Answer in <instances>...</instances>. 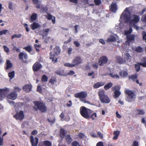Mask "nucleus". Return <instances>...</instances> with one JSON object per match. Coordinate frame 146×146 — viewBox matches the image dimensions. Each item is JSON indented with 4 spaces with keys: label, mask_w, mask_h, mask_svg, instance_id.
<instances>
[{
    "label": "nucleus",
    "mask_w": 146,
    "mask_h": 146,
    "mask_svg": "<svg viewBox=\"0 0 146 146\" xmlns=\"http://www.w3.org/2000/svg\"><path fill=\"white\" fill-rule=\"evenodd\" d=\"M125 93L127 95L126 100L128 102H131L134 100L136 98V95L132 91L127 90L125 92Z\"/></svg>",
    "instance_id": "7"
},
{
    "label": "nucleus",
    "mask_w": 146,
    "mask_h": 146,
    "mask_svg": "<svg viewBox=\"0 0 146 146\" xmlns=\"http://www.w3.org/2000/svg\"><path fill=\"white\" fill-rule=\"evenodd\" d=\"M42 68V66L39 62H36L33 65L32 69L34 72H36Z\"/></svg>",
    "instance_id": "11"
},
{
    "label": "nucleus",
    "mask_w": 146,
    "mask_h": 146,
    "mask_svg": "<svg viewBox=\"0 0 146 146\" xmlns=\"http://www.w3.org/2000/svg\"><path fill=\"white\" fill-rule=\"evenodd\" d=\"M24 27L25 28V29L27 32H28L29 31V29L28 27V25L27 23H24L23 24Z\"/></svg>",
    "instance_id": "56"
},
{
    "label": "nucleus",
    "mask_w": 146,
    "mask_h": 146,
    "mask_svg": "<svg viewBox=\"0 0 146 146\" xmlns=\"http://www.w3.org/2000/svg\"><path fill=\"white\" fill-rule=\"evenodd\" d=\"M132 31V29L131 28H130L129 29L128 31H125V34L126 35H128L130 34Z\"/></svg>",
    "instance_id": "46"
},
{
    "label": "nucleus",
    "mask_w": 146,
    "mask_h": 146,
    "mask_svg": "<svg viewBox=\"0 0 146 146\" xmlns=\"http://www.w3.org/2000/svg\"><path fill=\"white\" fill-rule=\"evenodd\" d=\"M112 86V83L111 82H109L104 86V88L106 90H108L110 88H111Z\"/></svg>",
    "instance_id": "34"
},
{
    "label": "nucleus",
    "mask_w": 146,
    "mask_h": 146,
    "mask_svg": "<svg viewBox=\"0 0 146 146\" xmlns=\"http://www.w3.org/2000/svg\"><path fill=\"white\" fill-rule=\"evenodd\" d=\"M34 106L33 109L36 111L39 110L42 112H45L47 110L46 107L45 103L40 101H35L34 102Z\"/></svg>",
    "instance_id": "1"
},
{
    "label": "nucleus",
    "mask_w": 146,
    "mask_h": 146,
    "mask_svg": "<svg viewBox=\"0 0 146 146\" xmlns=\"http://www.w3.org/2000/svg\"><path fill=\"white\" fill-rule=\"evenodd\" d=\"M110 9L111 11L115 13L117 9V5L115 2H112L109 6Z\"/></svg>",
    "instance_id": "14"
},
{
    "label": "nucleus",
    "mask_w": 146,
    "mask_h": 146,
    "mask_svg": "<svg viewBox=\"0 0 146 146\" xmlns=\"http://www.w3.org/2000/svg\"><path fill=\"white\" fill-rule=\"evenodd\" d=\"M14 89L15 90V91L14 92H16V93L17 92H20L21 90V89L18 87H15L14 88Z\"/></svg>",
    "instance_id": "52"
},
{
    "label": "nucleus",
    "mask_w": 146,
    "mask_h": 146,
    "mask_svg": "<svg viewBox=\"0 0 146 146\" xmlns=\"http://www.w3.org/2000/svg\"><path fill=\"white\" fill-rule=\"evenodd\" d=\"M7 66L6 69L8 70L10 68H11L13 66L12 64L11 63V61L9 60H8L6 62Z\"/></svg>",
    "instance_id": "31"
},
{
    "label": "nucleus",
    "mask_w": 146,
    "mask_h": 146,
    "mask_svg": "<svg viewBox=\"0 0 146 146\" xmlns=\"http://www.w3.org/2000/svg\"><path fill=\"white\" fill-rule=\"evenodd\" d=\"M32 86L30 84H27L25 85L23 87L24 91L26 92H28L31 90Z\"/></svg>",
    "instance_id": "21"
},
{
    "label": "nucleus",
    "mask_w": 146,
    "mask_h": 146,
    "mask_svg": "<svg viewBox=\"0 0 146 146\" xmlns=\"http://www.w3.org/2000/svg\"><path fill=\"white\" fill-rule=\"evenodd\" d=\"M81 115L86 119H89L90 114L92 113V110L84 106H81L80 109Z\"/></svg>",
    "instance_id": "4"
},
{
    "label": "nucleus",
    "mask_w": 146,
    "mask_h": 146,
    "mask_svg": "<svg viewBox=\"0 0 146 146\" xmlns=\"http://www.w3.org/2000/svg\"><path fill=\"white\" fill-rule=\"evenodd\" d=\"M119 74L121 76L125 77H126L128 75V73L126 71H122L119 72Z\"/></svg>",
    "instance_id": "29"
},
{
    "label": "nucleus",
    "mask_w": 146,
    "mask_h": 146,
    "mask_svg": "<svg viewBox=\"0 0 146 146\" xmlns=\"http://www.w3.org/2000/svg\"><path fill=\"white\" fill-rule=\"evenodd\" d=\"M30 139L32 146H37L38 143V139L36 137L34 138L33 136L31 135L30 137Z\"/></svg>",
    "instance_id": "15"
},
{
    "label": "nucleus",
    "mask_w": 146,
    "mask_h": 146,
    "mask_svg": "<svg viewBox=\"0 0 146 146\" xmlns=\"http://www.w3.org/2000/svg\"><path fill=\"white\" fill-rule=\"evenodd\" d=\"M37 91L40 93H42V90L40 86H38L37 88Z\"/></svg>",
    "instance_id": "50"
},
{
    "label": "nucleus",
    "mask_w": 146,
    "mask_h": 146,
    "mask_svg": "<svg viewBox=\"0 0 146 146\" xmlns=\"http://www.w3.org/2000/svg\"><path fill=\"white\" fill-rule=\"evenodd\" d=\"M116 40L115 38L113 36H110L107 39V41L111 42L115 41Z\"/></svg>",
    "instance_id": "33"
},
{
    "label": "nucleus",
    "mask_w": 146,
    "mask_h": 146,
    "mask_svg": "<svg viewBox=\"0 0 146 146\" xmlns=\"http://www.w3.org/2000/svg\"><path fill=\"white\" fill-rule=\"evenodd\" d=\"M138 63L139 62L137 63H138V64H136L135 65V69H136V71L137 72H139V71L140 70V65H141L139 64Z\"/></svg>",
    "instance_id": "41"
},
{
    "label": "nucleus",
    "mask_w": 146,
    "mask_h": 146,
    "mask_svg": "<svg viewBox=\"0 0 146 146\" xmlns=\"http://www.w3.org/2000/svg\"><path fill=\"white\" fill-rule=\"evenodd\" d=\"M9 77L10 78V79H12L15 76V72L14 71L9 72L8 74Z\"/></svg>",
    "instance_id": "39"
},
{
    "label": "nucleus",
    "mask_w": 146,
    "mask_h": 146,
    "mask_svg": "<svg viewBox=\"0 0 146 146\" xmlns=\"http://www.w3.org/2000/svg\"><path fill=\"white\" fill-rule=\"evenodd\" d=\"M61 52V49L60 47L58 46H56L54 48L53 51L54 54H52V52H50V59L51 60L52 62L53 63L57 62L58 61V59L56 57V56L59 55L60 53Z\"/></svg>",
    "instance_id": "3"
},
{
    "label": "nucleus",
    "mask_w": 146,
    "mask_h": 146,
    "mask_svg": "<svg viewBox=\"0 0 146 146\" xmlns=\"http://www.w3.org/2000/svg\"><path fill=\"white\" fill-rule=\"evenodd\" d=\"M141 62L138 63L143 67H146V57L143 58L141 60Z\"/></svg>",
    "instance_id": "26"
},
{
    "label": "nucleus",
    "mask_w": 146,
    "mask_h": 146,
    "mask_svg": "<svg viewBox=\"0 0 146 146\" xmlns=\"http://www.w3.org/2000/svg\"><path fill=\"white\" fill-rule=\"evenodd\" d=\"M97 117V114L96 113H93V111L92 110V113L90 114L89 119L92 118L93 120L94 119V118Z\"/></svg>",
    "instance_id": "36"
},
{
    "label": "nucleus",
    "mask_w": 146,
    "mask_h": 146,
    "mask_svg": "<svg viewBox=\"0 0 146 146\" xmlns=\"http://www.w3.org/2000/svg\"><path fill=\"white\" fill-rule=\"evenodd\" d=\"M41 26V25L39 24V23L35 22H33L31 25V28L33 30L38 28H40Z\"/></svg>",
    "instance_id": "18"
},
{
    "label": "nucleus",
    "mask_w": 146,
    "mask_h": 146,
    "mask_svg": "<svg viewBox=\"0 0 146 146\" xmlns=\"http://www.w3.org/2000/svg\"><path fill=\"white\" fill-rule=\"evenodd\" d=\"M141 20L146 23V15L142 16Z\"/></svg>",
    "instance_id": "54"
},
{
    "label": "nucleus",
    "mask_w": 146,
    "mask_h": 146,
    "mask_svg": "<svg viewBox=\"0 0 146 146\" xmlns=\"http://www.w3.org/2000/svg\"><path fill=\"white\" fill-rule=\"evenodd\" d=\"M108 61V59L107 57L105 56H103L99 58L98 63L100 66H102L106 64Z\"/></svg>",
    "instance_id": "13"
},
{
    "label": "nucleus",
    "mask_w": 146,
    "mask_h": 146,
    "mask_svg": "<svg viewBox=\"0 0 146 146\" xmlns=\"http://www.w3.org/2000/svg\"><path fill=\"white\" fill-rule=\"evenodd\" d=\"M48 80V78L45 75H44L42 76V78H41V81L42 82H47Z\"/></svg>",
    "instance_id": "40"
},
{
    "label": "nucleus",
    "mask_w": 146,
    "mask_h": 146,
    "mask_svg": "<svg viewBox=\"0 0 146 146\" xmlns=\"http://www.w3.org/2000/svg\"><path fill=\"white\" fill-rule=\"evenodd\" d=\"M9 91V89L7 88H5L3 89H0V93L4 96H6Z\"/></svg>",
    "instance_id": "22"
},
{
    "label": "nucleus",
    "mask_w": 146,
    "mask_h": 146,
    "mask_svg": "<svg viewBox=\"0 0 146 146\" xmlns=\"http://www.w3.org/2000/svg\"><path fill=\"white\" fill-rule=\"evenodd\" d=\"M135 35H129L127 36V41L125 42V44H127L128 42L129 44L130 42L131 41H134L135 40Z\"/></svg>",
    "instance_id": "17"
},
{
    "label": "nucleus",
    "mask_w": 146,
    "mask_h": 146,
    "mask_svg": "<svg viewBox=\"0 0 146 146\" xmlns=\"http://www.w3.org/2000/svg\"><path fill=\"white\" fill-rule=\"evenodd\" d=\"M109 75L111 77L115 78H119V76L117 74H115L114 75L113 74V73H111L109 74Z\"/></svg>",
    "instance_id": "44"
},
{
    "label": "nucleus",
    "mask_w": 146,
    "mask_h": 146,
    "mask_svg": "<svg viewBox=\"0 0 146 146\" xmlns=\"http://www.w3.org/2000/svg\"><path fill=\"white\" fill-rule=\"evenodd\" d=\"M19 58L25 62V60H26L28 58V56L26 53L22 52H20L19 55Z\"/></svg>",
    "instance_id": "19"
},
{
    "label": "nucleus",
    "mask_w": 146,
    "mask_h": 146,
    "mask_svg": "<svg viewBox=\"0 0 146 146\" xmlns=\"http://www.w3.org/2000/svg\"><path fill=\"white\" fill-rule=\"evenodd\" d=\"M56 82V79L54 77L51 78L49 81V82L53 85Z\"/></svg>",
    "instance_id": "38"
},
{
    "label": "nucleus",
    "mask_w": 146,
    "mask_h": 146,
    "mask_svg": "<svg viewBox=\"0 0 146 146\" xmlns=\"http://www.w3.org/2000/svg\"><path fill=\"white\" fill-rule=\"evenodd\" d=\"M94 2L95 5H100L101 3V0H94Z\"/></svg>",
    "instance_id": "51"
},
{
    "label": "nucleus",
    "mask_w": 146,
    "mask_h": 146,
    "mask_svg": "<svg viewBox=\"0 0 146 146\" xmlns=\"http://www.w3.org/2000/svg\"><path fill=\"white\" fill-rule=\"evenodd\" d=\"M8 31V30L7 29L3 30L2 31H0V35H1L3 34L5 35L6 34V33Z\"/></svg>",
    "instance_id": "47"
},
{
    "label": "nucleus",
    "mask_w": 146,
    "mask_h": 146,
    "mask_svg": "<svg viewBox=\"0 0 146 146\" xmlns=\"http://www.w3.org/2000/svg\"><path fill=\"white\" fill-rule=\"evenodd\" d=\"M120 133V132L119 131H114L113 132V134L114 135V136L113 137V139L114 140L117 139Z\"/></svg>",
    "instance_id": "27"
},
{
    "label": "nucleus",
    "mask_w": 146,
    "mask_h": 146,
    "mask_svg": "<svg viewBox=\"0 0 146 146\" xmlns=\"http://www.w3.org/2000/svg\"><path fill=\"white\" fill-rule=\"evenodd\" d=\"M97 135L101 138L102 139L103 138V134H102L100 131H98L97 132Z\"/></svg>",
    "instance_id": "58"
},
{
    "label": "nucleus",
    "mask_w": 146,
    "mask_h": 146,
    "mask_svg": "<svg viewBox=\"0 0 146 146\" xmlns=\"http://www.w3.org/2000/svg\"><path fill=\"white\" fill-rule=\"evenodd\" d=\"M137 78V76L136 74L131 75L129 77V79H131L133 81H134Z\"/></svg>",
    "instance_id": "45"
},
{
    "label": "nucleus",
    "mask_w": 146,
    "mask_h": 146,
    "mask_svg": "<svg viewBox=\"0 0 146 146\" xmlns=\"http://www.w3.org/2000/svg\"><path fill=\"white\" fill-rule=\"evenodd\" d=\"M72 48H68L67 53L69 55H70L72 54Z\"/></svg>",
    "instance_id": "49"
},
{
    "label": "nucleus",
    "mask_w": 146,
    "mask_h": 146,
    "mask_svg": "<svg viewBox=\"0 0 146 146\" xmlns=\"http://www.w3.org/2000/svg\"><path fill=\"white\" fill-rule=\"evenodd\" d=\"M142 34L143 36V40H145V42H146V32L145 31H143Z\"/></svg>",
    "instance_id": "53"
},
{
    "label": "nucleus",
    "mask_w": 146,
    "mask_h": 146,
    "mask_svg": "<svg viewBox=\"0 0 146 146\" xmlns=\"http://www.w3.org/2000/svg\"><path fill=\"white\" fill-rule=\"evenodd\" d=\"M52 143L49 141L46 140L40 142L38 146H52Z\"/></svg>",
    "instance_id": "20"
},
{
    "label": "nucleus",
    "mask_w": 146,
    "mask_h": 146,
    "mask_svg": "<svg viewBox=\"0 0 146 146\" xmlns=\"http://www.w3.org/2000/svg\"><path fill=\"white\" fill-rule=\"evenodd\" d=\"M38 131L36 130H34L31 132V134L33 135H35L37 134Z\"/></svg>",
    "instance_id": "62"
},
{
    "label": "nucleus",
    "mask_w": 146,
    "mask_h": 146,
    "mask_svg": "<svg viewBox=\"0 0 146 146\" xmlns=\"http://www.w3.org/2000/svg\"><path fill=\"white\" fill-rule=\"evenodd\" d=\"M121 88L119 86H115L112 88V90L114 92L113 96L115 98L119 97L121 94V92L119 91Z\"/></svg>",
    "instance_id": "8"
},
{
    "label": "nucleus",
    "mask_w": 146,
    "mask_h": 146,
    "mask_svg": "<svg viewBox=\"0 0 146 146\" xmlns=\"http://www.w3.org/2000/svg\"><path fill=\"white\" fill-rule=\"evenodd\" d=\"M132 146H139L138 142L136 140L134 141L132 145Z\"/></svg>",
    "instance_id": "55"
},
{
    "label": "nucleus",
    "mask_w": 146,
    "mask_h": 146,
    "mask_svg": "<svg viewBox=\"0 0 146 146\" xmlns=\"http://www.w3.org/2000/svg\"><path fill=\"white\" fill-rule=\"evenodd\" d=\"M23 49H25L26 51L28 52H31L32 50V48L31 46L30 45H29L26 47H24Z\"/></svg>",
    "instance_id": "35"
},
{
    "label": "nucleus",
    "mask_w": 146,
    "mask_h": 146,
    "mask_svg": "<svg viewBox=\"0 0 146 146\" xmlns=\"http://www.w3.org/2000/svg\"><path fill=\"white\" fill-rule=\"evenodd\" d=\"M125 10L127 11L128 12L125 13L123 12L121 15V17L123 16L127 22H129L131 19L130 13L128 11L127 8Z\"/></svg>",
    "instance_id": "9"
},
{
    "label": "nucleus",
    "mask_w": 146,
    "mask_h": 146,
    "mask_svg": "<svg viewBox=\"0 0 146 146\" xmlns=\"http://www.w3.org/2000/svg\"><path fill=\"white\" fill-rule=\"evenodd\" d=\"M135 50L137 52L140 53L143 51V49L141 46H138L135 48Z\"/></svg>",
    "instance_id": "32"
},
{
    "label": "nucleus",
    "mask_w": 146,
    "mask_h": 146,
    "mask_svg": "<svg viewBox=\"0 0 146 146\" xmlns=\"http://www.w3.org/2000/svg\"><path fill=\"white\" fill-rule=\"evenodd\" d=\"M137 113V114L138 115H144L145 113V112L143 110H140L137 109L136 110Z\"/></svg>",
    "instance_id": "37"
},
{
    "label": "nucleus",
    "mask_w": 146,
    "mask_h": 146,
    "mask_svg": "<svg viewBox=\"0 0 146 146\" xmlns=\"http://www.w3.org/2000/svg\"><path fill=\"white\" fill-rule=\"evenodd\" d=\"M133 19L129 21V23L131 25H134L139 21L140 18L139 16L135 15H133Z\"/></svg>",
    "instance_id": "10"
},
{
    "label": "nucleus",
    "mask_w": 146,
    "mask_h": 146,
    "mask_svg": "<svg viewBox=\"0 0 146 146\" xmlns=\"http://www.w3.org/2000/svg\"><path fill=\"white\" fill-rule=\"evenodd\" d=\"M72 40V38L71 37H70L65 42H64V43L65 44H67L68 43H70V42Z\"/></svg>",
    "instance_id": "64"
},
{
    "label": "nucleus",
    "mask_w": 146,
    "mask_h": 146,
    "mask_svg": "<svg viewBox=\"0 0 146 146\" xmlns=\"http://www.w3.org/2000/svg\"><path fill=\"white\" fill-rule=\"evenodd\" d=\"M46 18L50 20L52 19V16L49 13H48V15L46 16Z\"/></svg>",
    "instance_id": "60"
},
{
    "label": "nucleus",
    "mask_w": 146,
    "mask_h": 146,
    "mask_svg": "<svg viewBox=\"0 0 146 146\" xmlns=\"http://www.w3.org/2000/svg\"><path fill=\"white\" fill-rule=\"evenodd\" d=\"M87 96V93L85 91H81L74 94V97L75 98L79 99L81 101L84 103L86 102V98Z\"/></svg>",
    "instance_id": "6"
},
{
    "label": "nucleus",
    "mask_w": 146,
    "mask_h": 146,
    "mask_svg": "<svg viewBox=\"0 0 146 146\" xmlns=\"http://www.w3.org/2000/svg\"><path fill=\"white\" fill-rule=\"evenodd\" d=\"M4 51L7 53H9V49L6 46L4 45L3 46Z\"/></svg>",
    "instance_id": "48"
},
{
    "label": "nucleus",
    "mask_w": 146,
    "mask_h": 146,
    "mask_svg": "<svg viewBox=\"0 0 146 146\" xmlns=\"http://www.w3.org/2000/svg\"><path fill=\"white\" fill-rule=\"evenodd\" d=\"M67 133V131L63 129H61L60 130V135L62 139L64 137L65 135Z\"/></svg>",
    "instance_id": "24"
},
{
    "label": "nucleus",
    "mask_w": 146,
    "mask_h": 146,
    "mask_svg": "<svg viewBox=\"0 0 146 146\" xmlns=\"http://www.w3.org/2000/svg\"><path fill=\"white\" fill-rule=\"evenodd\" d=\"M75 46L77 47H78L80 45V44L77 41H74L73 42Z\"/></svg>",
    "instance_id": "57"
},
{
    "label": "nucleus",
    "mask_w": 146,
    "mask_h": 146,
    "mask_svg": "<svg viewBox=\"0 0 146 146\" xmlns=\"http://www.w3.org/2000/svg\"><path fill=\"white\" fill-rule=\"evenodd\" d=\"M13 117L16 119H19L21 121L24 118L23 111H21L17 113Z\"/></svg>",
    "instance_id": "12"
},
{
    "label": "nucleus",
    "mask_w": 146,
    "mask_h": 146,
    "mask_svg": "<svg viewBox=\"0 0 146 146\" xmlns=\"http://www.w3.org/2000/svg\"><path fill=\"white\" fill-rule=\"evenodd\" d=\"M22 36V35L21 34H14L11 37L12 39H13L15 38H19Z\"/></svg>",
    "instance_id": "43"
},
{
    "label": "nucleus",
    "mask_w": 146,
    "mask_h": 146,
    "mask_svg": "<svg viewBox=\"0 0 146 146\" xmlns=\"http://www.w3.org/2000/svg\"><path fill=\"white\" fill-rule=\"evenodd\" d=\"M65 139V140L68 143H70L72 141V139L71 138L70 135L69 134L66 136Z\"/></svg>",
    "instance_id": "30"
},
{
    "label": "nucleus",
    "mask_w": 146,
    "mask_h": 146,
    "mask_svg": "<svg viewBox=\"0 0 146 146\" xmlns=\"http://www.w3.org/2000/svg\"><path fill=\"white\" fill-rule=\"evenodd\" d=\"M96 146H104L103 142L102 141H99L96 144Z\"/></svg>",
    "instance_id": "61"
},
{
    "label": "nucleus",
    "mask_w": 146,
    "mask_h": 146,
    "mask_svg": "<svg viewBox=\"0 0 146 146\" xmlns=\"http://www.w3.org/2000/svg\"><path fill=\"white\" fill-rule=\"evenodd\" d=\"M83 63V60L81 57L79 56H77L73 59L72 63H65L64 66L68 67H73Z\"/></svg>",
    "instance_id": "2"
},
{
    "label": "nucleus",
    "mask_w": 146,
    "mask_h": 146,
    "mask_svg": "<svg viewBox=\"0 0 146 146\" xmlns=\"http://www.w3.org/2000/svg\"><path fill=\"white\" fill-rule=\"evenodd\" d=\"M116 61L120 64H122L125 63L126 60L118 56L116 58Z\"/></svg>",
    "instance_id": "23"
},
{
    "label": "nucleus",
    "mask_w": 146,
    "mask_h": 146,
    "mask_svg": "<svg viewBox=\"0 0 146 146\" xmlns=\"http://www.w3.org/2000/svg\"><path fill=\"white\" fill-rule=\"evenodd\" d=\"M11 10H13V4L12 2H10L9 3V7H8Z\"/></svg>",
    "instance_id": "59"
},
{
    "label": "nucleus",
    "mask_w": 146,
    "mask_h": 146,
    "mask_svg": "<svg viewBox=\"0 0 146 146\" xmlns=\"http://www.w3.org/2000/svg\"><path fill=\"white\" fill-rule=\"evenodd\" d=\"M78 137L80 138H83L85 136L82 133H80L78 135Z\"/></svg>",
    "instance_id": "63"
},
{
    "label": "nucleus",
    "mask_w": 146,
    "mask_h": 146,
    "mask_svg": "<svg viewBox=\"0 0 146 146\" xmlns=\"http://www.w3.org/2000/svg\"><path fill=\"white\" fill-rule=\"evenodd\" d=\"M98 95L101 102L103 103H109L110 100L107 95L105 94V92L103 90H101L98 92Z\"/></svg>",
    "instance_id": "5"
},
{
    "label": "nucleus",
    "mask_w": 146,
    "mask_h": 146,
    "mask_svg": "<svg viewBox=\"0 0 146 146\" xmlns=\"http://www.w3.org/2000/svg\"><path fill=\"white\" fill-rule=\"evenodd\" d=\"M105 84V82H99L95 84L93 86L95 88H98L101 86H103Z\"/></svg>",
    "instance_id": "25"
},
{
    "label": "nucleus",
    "mask_w": 146,
    "mask_h": 146,
    "mask_svg": "<svg viewBox=\"0 0 146 146\" xmlns=\"http://www.w3.org/2000/svg\"><path fill=\"white\" fill-rule=\"evenodd\" d=\"M125 58L126 59L127 61L131 59V57L129 54L127 53L124 56Z\"/></svg>",
    "instance_id": "42"
},
{
    "label": "nucleus",
    "mask_w": 146,
    "mask_h": 146,
    "mask_svg": "<svg viewBox=\"0 0 146 146\" xmlns=\"http://www.w3.org/2000/svg\"><path fill=\"white\" fill-rule=\"evenodd\" d=\"M37 14L33 13L31 17V21L33 22L35 21L37 18Z\"/></svg>",
    "instance_id": "28"
},
{
    "label": "nucleus",
    "mask_w": 146,
    "mask_h": 146,
    "mask_svg": "<svg viewBox=\"0 0 146 146\" xmlns=\"http://www.w3.org/2000/svg\"><path fill=\"white\" fill-rule=\"evenodd\" d=\"M17 93L16 92L13 91L8 94L7 96V97L9 99L14 100L17 98Z\"/></svg>",
    "instance_id": "16"
}]
</instances>
